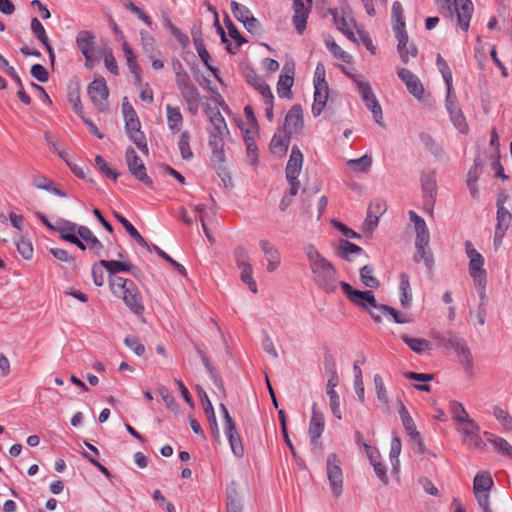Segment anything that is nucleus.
Masks as SVG:
<instances>
[{
	"label": "nucleus",
	"instance_id": "0e129e2a",
	"mask_svg": "<svg viewBox=\"0 0 512 512\" xmlns=\"http://www.w3.org/2000/svg\"><path fill=\"white\" fill-rule=\"evenodd\" d=\"M402 444L398 436L394 435L391 441L389 457L394 469L399 465V456L401 454Z\"/></svg>",
	"mask_w": 512,
	"mask_h": 512
},
{
	"label": "nucleus",
	"instance_id": "b1692460",
	"mask_svg": "<svg viewBox=\"0 0 512 512\" xmlns=\"http://www.w3.org/2000/svg\"><path fill=\"white\" fill-rule=\"evenodd\" d=\"M125 305L130 309L131 312H133L136 315L143 314L145 308L142 301L141 294L139 292V289L135 285V283L132 284V287H130V290L122 295L120 297Z\"/></svg>",
	"mask_w": 512,
	"mask_h": 512
},
{
	"label": "nucleus",
	"instance_id": "4d7b16f0",
	"mask_svg": "<svg viewBox=\"0 0 512 512\" xmlns=\"http://www.w3.org/2000/svg\"><path fill=\"white\" fill-rule=\"evenodd\" d=\"M360 279L363 285L369 288H377L380 285L379 280L374 276V268L370 265L361 268Z\"/></svg>",
	"mask_w": 512,
	"mask_h": 512
},
{
	"label": "nucleus",
	"instance_id": "603ef678",
	"mask_svg": "<svg viewBox=\"0 0 512 512\" xmlns=\"http://www.w3.org/2000/svg\"><path fill=\"white\" fill-rule=\"evenodd\" d=\"M449 115L451 121L453 122L455 128L461 133H467L469 130L468 124L466 122L465 116L462 110L459 107H452L451 111H449Z\"/></svg>",
	"mask_w": 512,
	"mask_h": 512
},
{
	"label": "nucleus",
	"instance_id": "680f3d73",
	"mask_svg": "<svg viewBox=\"0 0 512 512\" xmlns=\"http://www.w3.org/2000/svg\"><path fill=\"white\" fill-rule=\"evenodd\" d=\"M436 64H437L438 70L442 74L445 85L450 87V85L453 84L452 72H451L447 62L442 58V56L440 54H437Z\"/></svg>",
	"mask_w": 512,
	"mask_h": 512
},
{
	"label": "nucleus",
	"instance_id": "2f4dec72",
	"mask_svg": "<svg viewBox=\"0 0 512 512\" xmlns=\"http://www.w3.org/2000/svg\"><path fill=\"white\" fill-rule=\"evenodd\" d=\"M314 102L312 105V113L315 117L319 116L327 103L329 98V87L323 84H319L314 87Z\"/></svg>",
	"mask_w": 512,
	"mask_h": 512
},
{
	"label": "nucleus",
	"instance_id": "a18cd8bd",
	"mask_svg": "<svg viewBox=\"0 0 512 512\" xmlns=\"http://www.w3.org/2000/svg\"><path fill=\"white\" fill-rule=\"evenodd\" d=\"M101 265L105 267L110 276H117L120 272H130L133 266L127 262H121L117 260H101Z\"/></svg>",
	"mask_w": 512,
	"mask_h": 512
},
{
	"label": "nucleus",
	"instance_id": "6ab92c4d",
	"mask_svg": "<svg viewBox=\"0 0 512 512\" xmlns=\"http://www.w3.org/2000/svg\"><path fill=\"white\" fill-rule=\"evenodd\" d=\"M236 262L239 269L241 270V280L248 285L249 289L253 293H257V284L256 281L253 279V268L251 264H249L246 260V252L244 249H239L236 252Z\"/></svg>",
	"mask_w": 512,
	"mask_h": 512
},
{
	"label": "nucleus",
	"instance_id": "bb28decb",
	"mask_svg": "<svg viewBox=\"0 0 512 512\" xmlns=\"http://www.w3.org/2000/svg\"><path fill=\"white\" fill-rule=\"evenodd\" d=\"M331 14L337 29L340 30L350 41L356 42V37L353 32L354 21L352 19H347L342 12L338 11V9L331 10Z\"/></svg>",
	"mask_w": 512,
	"mask_h": 512
},
{
	"label": "nucleus",
	"instance_id": "c03bdc74",
	"mask_svg": "<svg viewBox=\"0 0 512 512\" xmlns=\"http://www.w3.org/2000/svg\"><path fill=\"white\" fill-rule=\"evenodd\" d=\"M399 278V290L401 292L400 302L402 306L407 307L412 302L410 279L406 273H401Z\"/></svg>",
	"mask_w": 512,
	"mask_h": 512
},
{
	"label": "nucleus",
	"instance_id": "052dcab7",
	"mask_svg": "<svg viewBox=\"0 0 512 512\" xmlns=\"http://www.w3.org/2000/svg\"><path fill=\"white\" fill-rule=\"evenodd\" d=\"M493 415L505 431H512V416L501 407H494Z\"/></svg>",
	"mask_w": 512,
	"mask_h": 512
},
{
	"label": "nucleus",
	"instance_id": "de8ad7c7",
	"mask_svg": "<svg viewBox=\"0 0 512 512\" xmlns=\"http://www.w3.org/2000/svg\"><path fill=\"white\" fill-rule=\"evenodd\" d=\"M449 412L452 416V419L456 422L457 426L465 423L466 420L471 419L464 406L457 401H451L449 403Z\"/></svg>",
	"mask_w": 512,
	"mask_h": 512
},
{
	"label": "nucleus",
	"instance_id": "7ed1b4c3",
	"mask_svg": "<svg viewBox=\"0 0 512 512\" xmlns=\"http://www.w3.org/2000/svg\"><path fill=\"white\" fill-rule=\"evenodd\" d=\"M122 114L125 122V130L131 141L135 143V145L139 148V150L148 155L149 149L146 141V137L141 131V123L138 118V115L133 108V106L129 103L127 97L123 99L122 102Z\"/></svg>",
	"mask_w": 512,
	"mask_h": 512
},
{
	"label": "nucleus",
	"instance_id": "a878e982",
	"mask_svg": "<svg viewBox=\"0 0 512 512\" xmlns=\"http://www.w3.org/2000/svg\"><path fill=\"white\" fill-rule=\"evenodd\" d=\"M392 19H393V31L396 38H400V42L405 40V21H404V10L402 4L399 1H395L392 4Z\"/></svg>",
	"mask_w": 512,
	"mask_h": 512
},
{
	"label": "nucleus",
	"instance_id": "c85d7f7f",
	"mask_svg": "<svg viewBox=\"0 0 512 512\" xmlns=\"http://www.w3.org/2000/svg\"><path fill=\"white\" fill-rule=\"evenodd\" d=\"M410 220L414 223L416 240L415 244H429L430 234L426 225L425 220L417 215L414 211H409Z\"/></svg>",
	"mask_w": 512,
	"mask_h": 512
},
{
	"label": "nucleus",
	"instance_id": "5701e85b",
	"mask_svg": "<svg viewBox=\"0 0 512 512\" xmlns=\"http://www.w3.org/2000/svg\"><path fill=\"white\" fill-rule=\"evenodd\" d=\"M457 22L463 31L469 29L470 19L473 13L471 0H454Z\"/></svg>",
	"mask_w": 512,
	"mask_h": 512
},
{
	"label": "nucleus",
	"instance_id": "f257e3e1",
	"mask_svg": "<svg viewBox=\"0 0 512 512\" xmlns=\"http://www.w3.org/2000/svg\"><path fill=\"white\" fill-rule=\"evenodd\" d=\"M315 284L326 293H333L341 286L339 273L334 265L324 258L313 245L304 247Z\"/></svg>",
	"mask_w": 512,
	"mask_h": 512
},
{
	"label": "nucleus",
	"instance_id": "e2e57ef3",
	"mask_svg": "<svg viewBox=\"0 0 512 512\" xmlns=\"http://www.w3.org/2000/svg\"><path fill=\"white\" fill-rule=\"evenodd\" d=\"M175 82L180 94L191 90L192 87H195L190 76L185 71H179L176 73Z\"/></svg>",
	"mask_w": 512,
	"mask_h": 512
},
{
	"label": "nucleus",
	"instance_id": "49530a36",
	"mask_svg": "<svg viewBox=\"0 0 512 512\" xmlns=\"http://www.w3.org/2000/svg\"><path fill=\"white\" fill-rule=\"evenodd\" d=\"M78 227L79 226H77L73 222L61 219V220H58L55 223L54 231L59 234V237L62 240L67 241V238H66L67 236H75V235H77V228Z\"/></svg>",
	"mask_w": 512,
	"mask_h": 512
},
{
	"label": "nucleus",
	"instance_id": "aec40b11",
	"mask_svg": "<svg viewBox=\"0 0 512 512\" xmlns=\"http://www.w3.org/2000/svg\"><path fill=\"white\" fill-rule=\"evenodd\" d=\"M231 10L233 16L238 21L242 22L248 31H256L259 28L258 20L252 15L251 11L245 5L232 1Z\"/></svg>",
	"mask_w": 512,
	"mask_h": 512
},
{
	"label": "nucleus",
	"instance_id": "473e14b6",
	"mask_svg": "<svg viewBox=\"0 0 512 512\" xmlns=\"http://www.w3.org/2000/svg\"><path fill=\"white\" fill-rule=\"evenodd\" d=\"M108 282L111 293L117 298L127 293L134 283L132 280L120 276H110Z\"/></svg>",
	"mask_w": 512,
	"mask_h": 512
},
{
	"label": "nucleus",
	"instance_id": "6e6d98bb",
	"mask_svg": "<svg viewBox=\"0 0 512 512\" xmlns=\"http://www.w3.org/2000/svg\"><path fill=\"white\" fill-rule=\"evenodd\" d=\"M178 148L182 159L190 160L193 157V152L190 147V133L185 130L182 131L178 139Z\"/></svg>",
	"mask_w": 512,
	"mask_h": 512
},
{
	"label": "nucleus",
	"instance_id": "e433bc0d",
	"mask_svg": "<svg viewBox=\"0 0 512 512\" xmlns=\"http://www.w3.org/2000/svg\"><path fill=\"white\" fill-rule=\"evenodd\" d=\"M398 45L397 51L400 55L401 60L407 64L410 58L417 56L418 50L413 43H409L407 32H405V40L400 42V38H397Z\"/></svg>",
	"mask_w": 512,
	"mask_h": 512
},
{
	"label": "nucleus",
	"instance_id": "7c9ffc66",
	"mask_svg": "<svg viewBox=\"0 0 512 512\" xmlns=\"http://www.w3.org/2000/svg\"><path fill=\"white\" fill-rule=\"evenodd\" d=\"M384 210L383 205L380 203L369 206L367 216L362 226L365 233L371 234L375 230L378 226L379 215L382 214Z\"/></svg>",
	"mask_w": 512,
	"mask_h": 512
},
{
	"label": "nucleus",
	"instance_id": "6e6552de",
	"mask_svg": "<svg viewBox=\"0 0 512 512\" xmlns=\"http://www.w3.org/2000/svg\"><path fill=\"white\" fill-rule=\"evenodd\" d=\"M220 410L224 418V432L229 440L232 452L235 456L241 457L244 453V448L241 437L237 431L235 421L224 404H220Z\"/></svg>",
	"mask_w": 512,
	"mask_h": 512
},
{
	"label": "nucleus",
	"instance_id": "bf43d9fd",
	"mask_svg": "<svg viewBox=\"0 0 512 512\" xmlns=\"http://www.w3.org/2000/svg\"><path fill=\"white\" fill-rule=\"evenodd\" d=\"M347 165L356 172H367L372 165V158L369 155H364L357 159H350L347 161Z\"/></svg>",
	"mask_w": 512,
	"mask_h": 512
},
{
	"label": "nucleus",
	"instance_id": "393cba45",
	"mask_svg": "<svg viewBox=\"0 0 512 512\" xmlns=\"http://www.w3.org/2000/svg\"><path fill=\"white\" fill-rule=\"evenodd\" d=\"M303 166V154L297 146L292 147L286 166V178L297 179Z\"/></svg>",
	"mask_w": 512,
	"mask_h": 512
},
{
	"label": "nucleus",
	"instance_id": "864d4df0",
	"mask_svg": "<svg viewBox=\"0 0 512 512\" xmlns=\"http://www.w3.org/2000/svg\"><path fill=\"white\" fill-rule=\"evenodd\" d=\"M247 78L249 83L261 94L263 99L267 98L270 101V98H274L269 85L262 78L255 74L253 76L248 75Z\"/></svg>",
	"mask_w": 512,
	"mask_h": 512
},
{
	"label": "nucleus",
	"instance_id": "c9c22d12",
	"mask_svg": "<svg viewBox=\"0 0 512 512\" xmlns=\"http://www.w3.org/2000/svg\"><path fill=\"white\" fill-rule=\"evenodd\" d=\"M31 30L34 33L35 37L46 47L47 52L49 53V57L51 61L54 60V52L49 44V40L45 31L44 26L37 18H33L31 20Z\"/></svg>",
	"mask_w": 512,
	"mask_h": 512
},
{
	"label": "nucleus",
	"instance_id": "774afa93",
	"mask_svg": "<svg viewBox=\"0 0 512 512\" xmlns=\"http://www.w3.org/2000/svg\"><path fill=\"white\" fill-rule=\"evenodd\" d=\"M124 343L129 347L136 355L141 356L145 352L144 345L140 342L139 338L134 335H128L124 339Z\"/></svg>",
	"mask_w": 512,
	"mask_h": 512
},
{
	"label": "nucleus",
	"instance_id": "69168bd1",
	"mask_svg": "<svg viewBox=\"0 0 512 512\" xmlns=\"http://www.w3.org/2000/svg\"><path fill=\"white\" fill-rule=\"evenodd\" d=\"M103 56L105 67L114 75L119 74L116 59L110 48L103 49L102 53L98 55Z\"/></svg>",
	"mask_w": 512,
	"mask_h": 512
},
{
	"label": "nucleus",
	"instance_id": "f8f14e48",
	"mask_svg": "<svg viewBox=\"0 0 512 512\" xmlns=\"http://www.w3.org/2000/svg\"><path fill=\"white\" fill-rule=\"evenodd\" d=\"M511 219V213L505 208L504 203L501 200H499L497 202V224L493 240L494 249L496 251L500 248L502 244V240L505 236V233L510 226Z\"/></svg>",
	"mask_w": 512,
	"mask_h": 512
},
{
	"label": "nucleus",
	"instance_id": "423d86ee",
	"mask_svg": "<svg viewBox=\"0 0 512 512\" xmlns=\"http://www.w3.org/2000/svg\"><path fill=\"white\" fill-rule=\"evenodd\" d=\"M354 83L359 89L361 99L365 103V106L372 112L375 122L378 125H383L382 108L372 91L370 83L366 79L356 78L355 76Z\"/></svg>",
	"mask_w": 512,
	"mask_h": 512
},
{
	"label": "nucleus",
	"instance_id": "2eb2a0df",
	"mask_svg": "<svg viewBox=\"0 0 512 512\" xmlns=\"http://www.w3.org/2000/svg\"><path fill=\"white\" fill-rule=\"evenodd\" d=\"M494 485V481L488 472H479L475 475L473 481V493L476 501H484L490 499V491Z\"/></svg>",
	"mask_w": 512,
	"mask_h": 512
},
{
	"label": "nucleus",
	"instance_id": "ea45409f",
	"mask_svg": "<svg viewBox=\"0 0 512 512\" xmlns=\"http://www.w3.org/2000/svg\"><path fill=\"white\" fill-rule=\"evenodd\" d=\"M364 254V250L347 240H341L339 242V256L344 258L347 261H353L354 256H359Z\"/></svg>",
	"mask_w": 512,
	"mask_h": 512
},
{
	"label": "nucleus",
	"instance_id": "dca6fc26",
	"mask_svg": "<svg viewBox=\"0 0 512 512\" xmlns=\"http://www.w3.org/2000/svg\"><path fill=\"white\" fill-rule=\"evenodd\" d=\"M259 247L267 262V272L272 273L276 271L281 264V253L279 249L266 239H261L259 241Z\"/></svg>",
	"mask_w": 512,
	"mask_h": 512
},
{
	"label": "nucleus",
	"instance_id": "72a5a7b5",
	"mask_svg": "<svg viewBox=\"0 0 512 512\" xmlns=\"http://www.w3.org/2000/svg\"><path fill=\"white\" fill-rule=\"evenodd\" d=\"M448 344L455 350L458 356L461 357V362L464 364H470L472 357L469 348L465 341L453 335H449Z\"/></svg>",
	"mask_w": 512,
	"mask_h": 512
},
{
	"label": "nucleus",
	"instance_id": "5fc2aeb1",
	"mask_svg": "<svg viewBox=\"0 0 512 512\" xmlns=\"http://www.w3.org/2000/svg\"><path fill=\"white\" fill-rule=\"evenodd\" d=\"M379 313L386 317H392L395 323L404 324L411 322V318L407 314L400 313L388 305H380Z\"/></svg>",
	"mask_w": 512,
	"mask_h": 512
},
{
	"label": "nucleus",
	"instance_id": "39448f33",
	"mask_svg": "<svg viewBox=\"0 0 512 512\" xmlns=\"http://www.w3.org/2000/svg\"><path fill=\"white\" fill-rule=\"evenodd\" d=\"M341 288L347 298L359 307L368 310L375 322H381L379 306L371 291H360L354 289L349 283H341Z\"/></svg>",
	"mask_w": 512,
	"mask_h": 512
},
{
	"label": "nucleus",
	"instance_id": "338daca9",
	"mask_svg": "<svg viewBox=\"0 0 512 512\" xmlns=\"http://www.w3.org/2000/svg\"><path fill=\"white\" fill-rule=\"evenodd\" d=\"M244 142L246 145L247 155L252 161V163H256L258 157V149L254 138L250 135L249 131H246L244 134Z\"/></svg>",
	"mask_w": 512,
	"mask_h": 512
},
{
	"label": "nucleus",
	"instance_id": "ddd939ff",
	"mask_svg": "<svg viewBox=\"0 0 512 512\" xmlns=\"http://www.w3.org/2000/svg\"><path fill=\"white\" fill-rule=\"evenodd\" d=\"M87 93L93 105L99 111H104L109 95L105 80L103 78L93 80L87 88Z\"/></svg>",
	"mask_w": 512,
	"mask_h": 512
},
{
	"label": "nucleus",
	"instance_id": "20e7f679",
	"mask_svg": "<svg viewBox=\"0 0 512 512\" xmlns=\"http://www.w3.org/2000/svg\"><path fill=\"white\" fill-rule=\"evenodd\" d=\"M465 254L469 259L468 272L476 289L484 294L487 284V272L484 268V257L474 248L470 241L465 242Z\"/></svg>",
	"mask_w": 512,
	"mask_h": 512
},
{
	"label": "nucleus",
	"instance_id": "1a4fd4ad",
	"mask_svg": "<svg viewBox=\"0 0 512 512\" xmlns=\"http://www.w3.org/2000/svg\"><path fill=\"white\" fill-rule=\"evenodd\" d=\"M457 431L462 435L463 445L477 450L485 448V443L480 436V427L473 419L458 425Z\"/></svg>",
	"mask_w": 512,
	"mask_h": 512
},
{
	"label": "nucleus",
	"instance_id": "58836bf2",
	"mask_svg": "<svg viewBox=\"0 0 512 512\" xmlns=\"http://www.w3.org/2000/svg\"><path fill=\"white\" fill-rule=\"evenodd\" d=\"M116 219L123 225L126 232L142 247L148 249L151 251L150 245L147 243V241L142 237V235L138 232V230L121 214L115 213L114 214Z\"/></svg>",
	"mask_w": 512,
	"mask_h": 512
},
{
	"label": "nucleus",
	"instance_id": "79ce46f5",
	"mask_svg": "<svg viewBox=\"0 0 512 512\" xmlns=\"http://www.w3.org/2000/svg\"><path fill=\"white\" fill-rule=\"evenodd\" d=\"M416 253L414 255L415 262L423 261L426 268L431 270L434 266V258L429 244H415Z\"/></svg>",
	"mask_w": 512,
	"mask_h": 512
},
{
	"label": "nucleus",
	"instance_id": "4c0bfd02",
	"mask_svg": "<svg viewBox=\"0 0 512 512\" xmlns=\"http://www.w3.org/2000/svg\"><path fill=\"white\" fill-rule=\"evenodd\" d=\"M181 96L187 105L188 111L192 115H196L198 113L199 106L201 103V95L196 86L192 87L191 90L185 91L181 94Z\"/></svg>",
	"mask_w": 512,
	"mask_h": 512
},
{
	"label": "nucleus",
	"instance_id": "c756f323",
	"mask_svg": "<svg viewBox=\"0 0 512 512\" xmlns=\"http://www.w3.org/2000/svg\"><path fill=\"white\" fill-rule=\"evenodd\" d=\"M165 111L168 129L172 133L180 132L184 121L180 108L178 106L166 104Z\"/></svg>",
	"mask_w": 512,
	"mask_h": 512
},
{
	"label": "nucleus",
	"instance_id": "f3484780",
	"mask_svg": "<svg viewBox=\"0 0 512 512\" xmlns=\"http://www.w3.org/2000/svg\"><path fill=\"white\" fill-rule=\"evenodd\" d=\"M304 127L303 110L300 105L292 106L285 117L283 131L292 135L298 134Z\"/></svg>",
	"mask_w": 512,
	"mask_h": 512
},
{
	"label": "nucleus",
	"instance_id": "37998d69",
	"mask_svg": "<svg viewBox=\"0 0 512 512\" xmlns=\"http://www.w3.org/2000/svg\"><path fill=\"white\" fill-rule=\"evenodd\" d=\"M403 342L415 353L423 354L430 350V343L422 338H413L406 334L401 336Z\"/></svg>",
	"mask_w": 512,
	"mask_h": 512
},
{
	"label": "nucleus",
	"instance_id": "4468645a",
	"mask_svg": "<svg viewBox=\"0 0 512 512\" xmlns=\"http://www.w3.org/2000/svg\"><path fill=\"white\" fill-rule=\"evenodd\" d=\"M312 7V0H293V25L299 35L306 29L308 15Z\"/></svg>",
	"mask_w": 512,
	"mask_h": 512
},
{
	"label": "nucleus",
	"instance_id": "3c124183",
	"mask_svg": "<svg viewBox=\"0 0 512 512\" xmlns=\"http://www.w3.org/2000/svg\"><path fill=\"white\" fill-rule=\"evenodd\" d=\"M364 363V359L362 361L356 360L353 364L354 371V387L356 394L361 402L364 401V384H363V376L360 365Z\"/></svg>",
	"mask_w": 512,
	"mask_h": 512
},
{
	"label": "nucleus",
	"instance_id": "f03ea898",
	"mask_svg": "<svg viewBox=\"0 0 512 512\" xmlns=\"http://www.w3.org/2000/svg\"><path fill=\"white\" fill-rule=\"evenodd\" d=\"M210 126L208 127L209 133V147L212 154L219 163L226 160L224 146L225 137L229 134L227 123L218 109L207 110Z\"/></svg>",
	"mask_w": 512,
	"mask_h": 512
},
{
	"label": "nucleus",
	"instance_id": "4be33fe9",
	"mask_svg": "<svg viewBox=\"0 0 512 512\" xmlns=\"http://www.w3.org/2000/svg\"><path fill=\"white\" fill-rule=\"evenodd\" d=\"M325 428V418L323 413L318 409L317 404L312 405V415L309 422L308 433L311 442H316L322 435Z\"/></svg>",
	"mask_w": 512,
	"mask_h": 512
},
{
	"label": "nucleus",
	"instance_id": "09e8293b",
	"mask_svg": "<svg viewBox=\"0 0 512 512\" xmlns=\"http://www.w3.org/2000/svg\"><path fill=\"white\" fill-rule=\"evenodd\" d=\"M325 44L330 53L344 63H350L352 56L344 51L331 37L325 39Z\"/></svg>",
	"mask_w": 512,
	"mask_h": 512
},
{
	"label": "nucleus",
	"instance_id": "412c9836",
	"mask_svg": "<svg viewBox=\"0 0 512 512\" xmlns=\"http://www.w3.org/2000/svg\"><path fill=\"white\" fill-rule=\"evenodd\" d=\"M197 391H198L199 397L201 399V403H202V406H203L204 413H205V415L207 417V420L209 422L211 433H212L213 437L216 440H219V438H220V431H219V427H218V424H217V419H216V415H215L212 403H211L208 395L206 394V392L202 388L198 387Z\"/></svg>",
	"mask_w": 512,
	"mask_h": 512
},
{
	"label": "nucleus",
	"instance_id": "0eeeda50",
	"mask_svg": "<svg viewBox=\"0 0 512 512\" xmlns=\"http://www.w3.org/2000/svg\"><path fill=\"white\" fill-rule=\"evenodd\" d=\"M78 50L85 58V66L92 68L94 63L99 60L98 51L95 48V37L88 30H81L77 33L75 39Z\"/></svg>",
	"mask_w": 512,
	"mask_h": 512
},
{
	"label": "nucleus",
	"instance_id": "9b49d317",
	"mask_svg": "<svg viewBox=\"0 0 512 512\" xmlns=\"http://www.w3.org/2000/svg\"><path fill=\"white\" fill-rule=\"evenodd\" d=\"M327 477L334 496L339 497L343 490V473L336 454L332 453L327 458Z\"/></svg>",
	"mask_w": 512,
	"mask_h": 512
},
{
	"label": "nucleus",
	"instance_id": "a19ab883",
	"mask_svg": "<svg viewBox=\"0 0 512 512\" xmlns=\"http://www.w3.org/2000/svg\"><path fill=\"white\" fill-rule=\"evenodd\" d=\"M487 440L494 446L495 450L504 456L512 458V446L504 438L492 433L485 432Z\"/></svg>",
	"mask_w": 512,
	"mask_h": 512
},
{
	"label": "nucleus",
	"instance_id": "13d9d810",
	"mask_svg": "<svg viewBox=\"0 0 512 512\" xmlns=\"http://www.w3.org/2000/svg\"><path fill=\"white\" fill-rule=\"evenodd\" d=\"M198 353L201 357V360L205 366V368L207 369V371L209 372L210 374V377L213 381V383L216 385V387L219 389V391L221 393H225V390H224V385H223V382H222V379L220 378V376L217 374L216 370L214 369V367L211 365V363L209 362L208 360V357L206 356L205 353H203L201 350H198Z\"/></svg>",
	"mask_w": 512,
	"mask_h": 512
},
{
	"label": "nucleus",
	"instance_id": "cd10ccee",
	"mask_svg": "<svg viewBox=\"0 0 512 512\" xmlns=\"http://www.w3.org/2000/svg\"><path fill=\"white\" fill-rule=\"evenodd\" d=\"M77 235L87 244L89 250L95 256L101 255L103 244L88 227L79 226L77 228Z\"/></svg>",
	"mask_w": 512,
	"mask_h": 512
},
{
	"label": "nucleus",
	"instance_id": "f704fd0d",
	"mask_svg": "<svg viewBox=\"0 0 512 512\" xmlns=\"http://www.w3.org/2000/svg\"><path fill=\"white\" fill-rule=\"evenodd\" d=\"M291 136L292 135L285 131L276 133L270 142V149L272 153L277 155L284 154L288 149Z\"/></svg>",
	"mask_w": 512,
	"mask_h": 512
},
{
	"label": "nucleus",
	"instance_id": "8fccbe9b",
	"mask_svg": "<svg viewBox=\"0 0 512 512\" xmlns=\"http://www.w3.org/2000/svg\"><path fill=\"white\" fill-rule=\"evenodd\" d=\"M290 70L286 73L281 74L277 83V92L279 97H289L291 94V88L294 83L293 75L288 74ZM293 74V70H291Z\"/></svg>",
	"mask_w": 512,
	"mask_h": 512
},
{
	"label": "nucleus",
	"instance_id": "a211bd4d",
	"mask_svg": "<svg viewBox=\"0 0 512 512\" xmlns=\"http://www.w3.org/2000/svg\"><path fill=\"white\" fill-rule=\"evenodd\" d=\"M397 75L401 81L405 84L409 93H411L416 99L421 100L424 95V87L420 79L406 68H399Z\"/></svg>",
	"mask_w": 512,
	"mask_h": 512
},
{
	"label": "nucleus",
	"instance_id": "9d476101",
	"mask_svg": "<svg viewBox=\"0 0 512 512\" xmlns=\"http://www.w3.org/2000/svg\"><path fill=\"white\" fill-rule=\"evenodd\" d=\"M125 160L132 176L138 181L145 184L147 187H153L152 179L147 175L146 167L144 162L136 154V151L132 147H128L125 152Z\"/></svg>",
	"mask_w": 512,
	"mask_h": 512
}]
</instances>
